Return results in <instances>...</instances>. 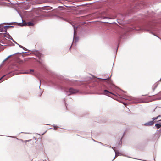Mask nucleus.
<instances>
[{
    "label": "nucleus",
    "instance_id": "obj_1",
    "mask_svg": "<svg viewBox=\"0 0 161 161\" xmlns=\"http://www.w3.org/2000/svg\"><path fill=\"white\" fill-rule=\"evenodd\" d=\"M161 115H159L156 117H153L152 118L153 121L148 122L144 124L145 126H151L153 125L155 122V120L158 119L159 117H161Z\"/></svg>",
    "mask_w": 161,
    "mask_h": 161
},
{
    "label": "nucleus",
    "instance_id": "obj_2",
    "mask_svg": "<svg viewBox=\"0 0 161 161\" xmlns=\"http://www.w3.org/2000/svg\"><path fill=\"white\" fill-rule=\"evenodd\" d=\"M115 147H112V148L114 151V152H115V156L113 160H114L115 158L116 157V155H118L123 156H124L127 157L129 158H134V159H138L139 160H142L141 159H138L137 158H133L131 157L130 156H126V155H123V154L122 153H120L118 150H115Z\"/></svg>",
    "mask_w": 161,
    "mask_h": 161
},
{
    "label": "nucleus",
    "instance_id": "obj_3",
    "mask_svg": "<svg viewBox=\"0 0 161 161\" xmlns=\"http://www.w3.org/2000/svg\"><path fill=\"white\" fill-rule=\"evenodd\" d=\"M126 132L127 131H124L123 132V131H120L119 133V137H121V139L118 143L119 145H122V140L124 138V136L125 135Z\"/></svg>",
    "mask_w": 161,
    "mask_h": 161
},
{
    "label": "nucleus",
    "instance_id": "obj_4",
    "mask_svg": "<svg viewBox=\"0 0 161 161\" xmlns=\"http://www.w3.org/2000/svg\"><path fill=\"white\" fill-rule=\"evenodd\" d=\"M161 134V131H157L156 133L154 135L153 138L154 139H158L160 137V136Z\"/></svg>",
    "mask_w": 161,
    "mask_h": 161
},
{
    "label": "nucleus",
    "instance_id": "obj_5",
    "mask_svg": "<svg viewBox=\"0 0 161 161\" xmlns=\"http://www.w3.org/2000/svg\"><path fill=\"white\" fill-rule=\"evenodd\" d=\"M69 92L70 93V94H69V95H71L73 94L76 93L78 92V91L76 89L71 88L69 89Z\"/></svg>",
    "mask_w": 161,
    "mask_h": 161
},
{
    "label": "nucleus",
    "instance_id": "obj_6",
    "mask_svg": "<svg viewBox=\"0 0 161 161\" xmlns=\"http://www.w3.org/2000/svg\"><path fill=\"white\" fill-rule=\"evenodd\" d=\"M103 94L104 95H107L108 96H110V94H113L112 93L110 92L108 90H104L103 93Z\"/></svg>",
    "mask_w": 161,
    "mask_h": 161
},
{
    "label": "nucleus",
    "instance_id": "obj_7",
    "mask_svg": "<svg viewBox=\"0 0 161 161\" xmlns=\"http://www.w3.org/2000/svg\"><path fill=\"white\" fill-rule=\"evenodd\" d=\"M155 126L157 129H158L161 127V125L159 124H156Z\"/></svg>",
    "mask_w": 161,
    "mask_h": 161
},
{
    "label": "nucleus",
    "instance_id": "obj_8",
    "mask_svg": "<svg viewBox=\"0 0 161 161\" xmlns=\"http://www.w3.org/2000/svg\"><path fill=\"white\" fill-rule=\"evenodd\" d=\"M0 45L2 46H5V43L3 41H1L0 42Z\"/></svg>",
    "mask_w": 161,
    "mask_h": 161
},
{
    "label": "nucleus",
    "instance_id": "obj_9",
    "mask_svg": "<svg viewBox=\"0 0 161 161\" xmlns=\"http://www.w3.org/2000/svg\"><path fill=\"white\" fill-rule=\"evenodd\" d=\"M157 87V84H156V85H154L153 86V87L152 88V89H153V91H154V90H155V89Z\"/></svg>",
    "mask_w": 161,
    "mask_h": 161
},
{
    "label": "nucleus",
    "instance_id": "obj_10",
    "mask_svg": "<svg viewBox=\"0 0 161 161\" xmlns=\"http://www.w3.org/2000/svg\"><path fill=\"white\" fill-rule=\"evenodd\" d=\"M35 23H36L35 21H33L32 22L31 21V26H33Z\"/></svg>",
    "mask_w": 161,
    "mask_h": 161
},
{
    "label": "nucleus",
    "instance_id": "obj_11",
    "mask_svg": "<svg viewBox=\"0 0 161 161\" xmlns=\"http://www.w3.org/2000/svg\"><path fill=\"white\" fill-rule=\"evenodd\" d=\"M11 27V26H5L4 27V28L5 30H7L9 27Z\"/></svg>",
    "mask_w": 161,
    "mask_h": 161
},
{
    "label": "nucleus",
    "instance_id": "obj_12",
    "mask_svg": "<svg viewBox=\"0 0 161 161\" xmlns=\"http://www.w3.org/2000/svg\"><path fill=\"white\" fill-rule=\"evenodd\" d=\"M92 139L94 141V142H97V143H100V144H103V143L101 142H98L97 141H96V140H95L93 139H92Z\"/></svg>",
    "mask_w": 161,
    "mask_h": 161
},
{
    "label": "nucleus",
    "instance_id": "obj_13",
    "mask_svg": "<svg viewBox=\"0 0 161 161\" xmlns=\"http://www.w3.org/2000/svg\"><path fill=\"white\" fill-rule=\"evenodd\" d=\"M37 56H38V57H39L41 56L40 54L38 52L36 53Z\"/></svg>",
    "mask_w": 161,
    "mask_h": 161
},
{
    "label": "nucleus",
    "instance_id": "obj_14",
    "mask_svg": "<svg viewBox=\"0 0 161 161\" xmlns=\"http://www.w3.org/2000/svg\"><path fill=\"white\" fill-rule=\"evenodd\" d=\"M26 25H27L28 26H30V22H29L26 23Z\"/></svg>",
    "mask_w": 161,
    "mask_h": 161
},
{
    "label": "nucleus",
    "instance_id": "obj_15",
    "mask_svg": "<svg viewBox=\"0 0 161 161\" xmlns=\"http://www.w3.org/2000/svg\"><path fill=\"white\" fill-rule=\"evenodd\" d=\"M11 57V56H8L5 60V61H6V60H8L10 57Z\"/></svg>",
    "mask_w": 161,
    "mask_h": 161
},
{
    "label": "nucleus",
    "instance_id": "obj_16",
    "mask_svg": "<svg viewBox=\"0 0 161 161\" xmlns=\"http://www.w3.org/2000/svg\"><path fill=\"white\" fill-rule=\"evenodd\" d=\"M30 141V140H25L24 142L25 143H26L27 142H29Z\"/></svg>",
    "mask_w": 161,
    "mask_h": 161
},
{
    "label": "nucleus",
    "instance_id": "obj_17",
    "mask_svg": "<svg viewBox=\"0 0 161 161\" xmlns=\"http://www.w3.org/2000/svg\"><path fill=\"white\" fill-rule=\"evenodd\" d=\"M54 130H57V126H54Z\"/></svg>",
    "mask_w": 161,
    "mask_h": 161
},
{
    "label": "nucleus",
    "instance_id": "obj_18",
    "mask_svg": "<svg viewBox=\"0 0 161 161\" xmlns=\"http://www.w3.org/2000/svg\"><path fill=\"white\" fill-rule=\"evenodd\" d=\"M2 29H1V28L0 27V31L3 32L2 31Z\"/></svg>",
    "mask_w": 161,
    "mask_h": 161
},
{
    "label": "nucleus",
    "instance_id": "obj_19",
    "mask_svg": "<svg viewBox=\"0 0 161 161\" xmlns=\"http://www.w3.org/2000/svg\"><path fill=\"white\" fill-rule=\"evenodd\" d=\"M92 135H94V133L93 132H92V131H91V133Z\"/></svg>",
    "mask_w": 161,
    "mask_h": 161
},
{
    "label": "nucleus",
    "instance_id": "obj_20",
    "mask_svg": "<svg viewBox=\"0 0 161 161\" xmlns=\"http://www.w3.org/2000/svg\"><path fill=\"white\" fill-rule=\"evenodd\" d=\"M147 95V94L142 95L143 96H146Z\"/></svg>",
    "mask_w": 161,
    "mask_h": 161
},
{
    "label": "nucleus",
    "instance_id": "obj_21",
    "mask_svg": "<svg viewBox=\"0 0 161 161\" xmlns=\"http://www.w3.org/2000/svg\"><path fill=\"white\" fill-rule=\"evenodd\" d=\"M46 132H47L46 131H45L44 133H43L42 134V135H43L45 133H46Z\"/></svg>",
    "mask_w": 161,
    "mask_h": 161
},
{
    "label": "nucleus",
    "instance_id": "obj_22",
    "mask_svg": "<svg viewBox=\"0 0 161 161\" xmlns=\"http://www.w3.org/2000/svg\"><path fill=\"white\" fill-rule=\"evenodd\" d=\"M4 76H3V77H2V78L0 79V80H1V79H2L3 78V77H4Z\"/></svg>",
    "mask_w": 161,
    "mask_h": 161
},
{
    "label": "nucleus",
    "instance_id": "obj_23",
    "mask_svg": "<svg viewBox=\"0 0 161 161\" xmlns=\"http://www.w3.org/2000/svg\"><path fill=\"white\" fill-rule=\"evenodd\" d=\"M109 147L110 148H112V147H111V146H109Z\"/></svg>",
    "mask_w": 161,
    "mask_h": 161
},
{
    "label": "nucleus",
    "instance_id": "obj_24",
    "mask_svg": "<svg viewBox=\"0 0 161 161\" xmlns=\"http://www.w3.org/2000/svg\"><path fill=\"white\" fill-rule=\"evenodd\" d=\"M31 72H32H32H33V70H32L31 69Z\"/></svg>",
    "mask_w": 161,
    "mask_h": 161
},
{
    "label": "nucleus",
    "instance_id": "obj_25",
    "mask_svg": "<svg viewBox=\"0 0 161 161\" xmlns=\"http://www.w3.org/2000/svg\"><path fill=\"white\" fill-rule=\"evenodd\" d=\"M29 72H27V73H27V74H29Z\"/></svg>",
    "mask_w": 161,
    "mask_h": 161
},
{
    "label": "nucleus",
    "instance_id": "obj_26",
    "mask_svg": "<svg viewBox=\"0 0 161 161\" xmlns=\"http://www.w3.org/2000/svg\"><path fill=\"white\" fill-rule=\"evenodd\" d=\"M20 140L21 141H23V140H22V139H20Z\"/></svg>",
    "mask_w": 161,
    "mask_h": 161
},
{
    "label": "nucleus",
    "instance_id": "obj_27",
    "mask_svg": "<svg viewBox=\"0 0 161 161\" xmlns=\"http://www.w3.org/2000/svg\"><path fill=\"white\" fill-rule=\"evenodd\" d=\"M158 121H161V119L160 120H159Z\"/></svg>",
    "mask_w": 161,
    "mask_h": 161
},
{
    "label": "nucleus",
    "instance_id": "obj_28",
    "mask_svg": "<svg viewBox=\"0 0 161 161\" xmlns=\"http://www.w3.org/2000/svg\"><path fill=\"white\" fill-rule=\"evenodd\" d=\"M155 95H156L155 94H154V95H153V96Z\"/></svg>",
    "mask_w": 161,
    "mask_h": 161
},
{
    "label": "nucleus",
    "instance_id": "obj_29",
    "mask_svg": "<svg viewBox=\"0 0 161 161\" xmlns=\"http://www.w3.org/2000/svg\"><path fill=\"white\" fill-rule=\"evenodd\" d=\"M105 18H108V17H106Z\"/></svg>",
    "mask_w": 161,
    "mask_h": 161
},
{
    "label": "nucleus",
    "instance_id": "obj_30",
    "mask_svg": "<svg viewBox=\"0 0 161 161\" xmlns=\"http://www.w3.org/2000/svg\"><path fill=\"white\" fill-rule=\"evenodd\" d=\"M113 160H114L113 159V160H112V161H113Z\"/></svg>",
    "mask_w": 161,
    "mask_h": 161
}]
</instances>
